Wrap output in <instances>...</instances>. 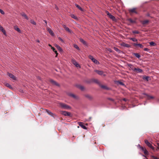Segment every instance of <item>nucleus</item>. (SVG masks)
<instances>
[{"label": "nucleus", "mask_w": 159, "mask_h": 159, "mask_svg": "<svg viewBox=\"0 0 159 159\" xmlns=\"http://www.w3.org/2000/svg\"><path fill=\"white\" fill-rule=\"evenodd\" d=\"M123 100L124 101H125V102L127 100V99H126V98H124L123 99Z\"/></svg>", "instance_id": "nucleus-59"}, {"label": "nucleus", "mask_w": 159, "mask_h": 159, "mask_svg": "<svg viewBox=\"0 0 159 159\" xmlns=\"http://www.w3.org/2000/svg\"><path fill=\"white\" fill-rule=\"evenodd\" d=\"M58 39L61 42H62V43H64V41H63V39H62L60 38V37H59L58 38Z\"/></svg>", "instance_id": "nucleus-49"}, {"label": "nucleus", "mask_w": 159, "mask_h": 159, "mask_svg": "<svg viewBox=\"0 0 159 159\" xmlns=\"http://www.w3.org/2000/svg\"><path fill=\"white\" fill-rule=\"evenodd\" d=\"M117 82L118 83H119V84H120V85H123V86L125 85V84L122 82L119 81H118Z\"/></svg>", "instance_id": "nucleus-41"}, {"label": "nucleus", "mask_w": 159, "mask_h": 159, "mask_svg": "<svg viewBox=\"0 0 159 159\" xmlns=\"http://www.w3.org/2000/svg\"><path fill=\"white\" fill-rule=\"evenodd\" d=\"M74 47L75 48H76L78 50H80V48L76 44H74Z\"/></svg>", "instance_id": "nucleus-40"}, {"label": "nucleus", "mask_w": 159, "mask_h": 159, "mask_svg": "<svg viewBox=\"0 0 159 159\" xmlns=\"http://www.w3.org/2000/svg\"><path fill=\"white\" fill-rule=\"evenodd\" d=\"M100 86L102 89H106L107 90H109L110 89V88L108 87L107 86L102 85L101 84Z\"/></svg>", "instance_id": "nucleus-11"}, {"label": "nucleus", "mask_w": 159, "mask_h": 159, "mask_svg": "<svg viewBox=\"0 0 159 159\" xmlns=\"http://www.w3.org/2000/svg\"><path fill=\"white\" fill-rule=\"evenodd\" d=\"M7 74L13 80H16V77L14 75H13L11 73L8 72Z\"/></svg>", "instance_id": "nucleus-4"}, {"label": "nucleus", "mask_w": 159, "mask_h": 159, "mask_svg": "<svg viewBox=\"0 0 159 159\" xmlns=\"http://www.w3.org/2000/svg\"><path fill=\"white\" fill-rule=\"evenodd\" d=\"M130 39L133 42H137V39L135 38H131Z\"/></svg>", "instance_id": "nucleus-38"}, {"label": "nucleus", "mask_w": 159, "mask_h": 159, "mask_svg": "<svg viewBox=\"0 0 159 159\" xmlns=\"http://www.w3.org/2000/svg\"><path fill=\"white\" fill-rule=\"evenodd\" d=\"M77 87L79 89H80L82 91H83L84 89V87L83 86H82L80 85H78L77 86Z\"/></svg>", "instance_id": "nucleus-18"}, {"label": "nucleus", "mask_w": 159, "mask_h": 159, "mask_svg": "<svg viewBox=\"0 0 159 159\" xmlns=\"http://www.w3.org/2000/svg\"><path fill=\"white\" fill-rule=\"evenodd\" d=\"M52 50L53 51H54L56 54L57 55V51L55 50V49L54 48L52 47Z\"/></svg>", "instance_id": "nucleus-37"}, {"label": "nucleus", "mask_w": 159, "mask_h": 159, "mask_svg": "<svg viewBox=\"0 0 159 159\" xmlns=\"http://www.w3.org/2000/svg\"><path fill=\"white\" fill-rule=\"evenodd\" d=\"M114 49L117 52H118L120 53V51L118 48H116V47H114Z\"/></svg>", "instance_id": "nucleus-32"}, {"label": "nucleus", "mask_w": 159, "mask_h": 159, "mask_svg": "<svg viewBox=\"0 0 159 159\" xmlns=\"http://www.w3.org/2000/svg\"><path fill=\"white\" fill-rule=\"evenodd\" d=\"M94 71L100 75H103V71L98 70H95Z\"/></svg>", "instance_id": "nucleus-17"}, {"label": "nucleus", "mask_w": 159, "mask_h": 159, "mask_svg": "<svg viewBox=\"0 0 159 159\" xmlns=\"http://www.w3.org/2000/svg\"><path fill=\"white\" fill-rule=\"evenodd\" d=\"M43 21L46 24V25H45V26H47V21L46 20H44Z\"/></svg>", "instance_id": "nucleus-52"}, {"label": "nucleus", "mask_w": 159, "mask_h": 159, "mask_svg": "<svg viewBox=\"0 0 159 159\" xmlns=\"http://www.w3.org/2000/svg\"><path fill=\"white\" fill-rule=\"evenodd\" d=\"M46 111L47 112L49 115L52 116V115L53 114L51 112L49 111L47 109L46 110Z\"/></svg>", "instance_id": "nucleus-27"}, {"label": "nucleus", "mask_w": 159, "mask_h": 159, "mask_svg": "<svg viewBox=\"0 0 159 159\" xmlns=\"http://www.w3.org/2000/svg\"><path fill=\"white\" fill-rule=\"evenodd\" d=\"M5 85L7 87H8L10 89H12V88L11 87V86L8 83H6Z\"/></svg>", "instance_id": "nucleus-25"}, {"label": "nucleus", "mask_w": 159, "mask_h": 159, "mask_svg": "<svg viewBox=\"0 0 159 159\" xmlns=\"http://www.w3.org/2000/svg\"><path fill=\"white\" fill-rule=\"evenodd\" d=\"M59 105L62 108L64 109L68 110L71 108V107L70 106L65 103H59Z\"/></svg>", "instance_id": "nucleus-1"}, {"label": "nucleus", "mask_w": 159, "mask_h": 159, "mask_svg": "<svg viewBox=\"0 0 159 159\" xmlns=\"http://www.w3.org/2000/svg\"><path fill=\"white\" fill-rule=\"evenodd\" d=\"M133 54L136 57L138 58L139 59L141 57V56L139 53H133Z\"/></svg>", "instance_id": "nucleus-22"}, {"label": "nucleus", "mask_w": 159, "mask_h": 159, "mask_svg": "<svg viewBox=\"0 0 159 159\" xmlns=\"http://www.w3.org/2000/svg\"><path fill=\"white\" fill-rule=\"evenodd\" d=\"M148 98H149L148 99H153L154 98V97L153 96H150V95H149Z\"/></svg>", "instance_id": "nucleus-50"}, {"label": "nucleus", "mask_w": 159, "mask_h": 159, "mask_svg": "<svg viewBox=\"0 0 159 159\" xmlns=\"http://www.w3.org/2000/svg\"><path fill=\"white\" fill-rule=\"evenodd\" d=\"M128 20L131 23H134L135 22V21L132 20L131 19H129Z\"/></svg>", "instance_id": "nucleus-35"}, {"label": "nucleus", "mask_w": 159, "mask_h": 159, "mask_svg": "<svg viewBox=\"0 0 159 159\" xmlns=\"http://www.w3.org/2000/svg\"><path fill=\"white\" fill-rule=\"evenodd\" d=\"M57 49L60 51L61 52L62 51V49L60 47V46H59L58 45H57Z\"/></svg>", "instance_id": "nucleus-34"}, {"label": "nucleus", "mask_w": 159, "mask_h": 159, "mask_svg": "<svg viewBox=\"0 0 159 159\" xmlns=\"http://www.w3.org/2000/svg\"><path fill=\"white\" fill-rule=\"evenodd\" d=\"M65 30L70 33H71L72 32V31L68 27H67Z\"/></svg>", "instance_id": "nucleus-28"}, {"label": "nucleus", "mask_w": 159, "mask_h": 159, "mask_svg": "<svg viewBox=\"0 0 159 159\" xmlns=\"http://www.w3.org/2000/svg\"><path fill=\"white\" fill-rule=\"evenodd\" d=\"M108 99L109 100H110L111 101H114V99H112V98H108Z\"/></svg>", "instance_id": "nucleus-47"}, {"label": "nucleus", "mask_w": 159, "mask_h": 159, "mask_svg": "<svg viewBox=\"0 0 159 159\" xmlns=\"http://www.w3.org/2000/svg\"><path fill=\"white\" fill-rule=\"evenodd\" d=\"M145 143L147 145L153 150H154V148L151 144L148 142V140H145Z\"/></svg>", "instance_id": "nucleus-2"}, {"label": "nucleus", "mask_w": 159, "mask_h": 159, "mask_svg": "<svg viewBox=\"0 0 159 159\" xmlns=\"http://www.w3.org/2000/svg\"><path fill=\"white\" fill-rule=\"evenodd\" d=\"M14 28L16 30L19 32H21V30L17 26H14Z\"/></svg>", "instance_id": "nucleus-20"}, {"label": "nucleus", "mask_w": 159, "mask_h": 159, "mask_svg": "<svg viewBox=\"0 0 159 159\" xmlns=\"http://www.w3.org/2000/svg\"><path fill=\"white\" fill-rule=\"evenodd\" d=\"M144 50L146 51H148L149 49L148 48H144Z\"/></svg>", "instance_id": "nucleus-48"}, {"label": "nucleus", "mask_w": 159, "mask_h": 159, "mask_svg": "<svg viewBox=\"0 0 159 159\" xmlns=\"http://www.w3.org/2000/svg\"><path fill=\"white\" fill-rule=\"evenodd\" d=\"M93 81L95 83H96L98 84L99 86L101 85L100 83L98 81V80L97 79H94L93 80Z\"/></svg>", "instance_id": "nucleus-23"}, {"label": "nucleus", "mask_w": 159, "mask_h": 159, "mask_svg": "<svg viewBox=\"0 0 159 159\" xmlns=\"http://www.w3.org/2000/svg\"><path fill=\"white\" fill-rule=\"evenodd\" d=\"M21 15L22 16L24 17L26 19L28 20V17L26 15V14H25V13H23L22 14H21Z\"/></svg>", "instance_id": "nucleus-26"}, {"label": "nucleus", "mask_w": 159, "mask_h": 159, "mask_svg": "<svg viewBox=\"0 0 159 159\" xmlns=\"http://www.w3.org/2000/svg\"><path fill=\"white\" fill-rule=\"evenodd\" d=\"M133 45L134 46H138L140 48H143V46L140 43H134L133 44Z\"/></svg>", "instance_id": "nucleus-13"}, {"label": "nucleus", "mask_w": 159, "mask_h": 159, "mask_svg": "<svg viewBox=\"0 0 159 159\" xmlns=\"http://www.w3.org/2000/svg\"><path fill=\"white\" fill-rule=\"evenodd\" d=\"M149 44L152 46H154L155 45V43L153 42H151L149 43Z\"/></svg>", "instance_id": "nucleus-36"}, {"label": "nucleus", "mask_w": 159, "mask_h": 159, "mask_svg": "<svg viewBox=\"0 0 159 159\" xmlns=\"http://www.w3.org/2000/svg\"><path fill=\"white\" fill-rule=\"evenodd\" d=\"M71 16L72 18H73L75 20L78 19L77 17L74 14H71Z\"/></svg>", "instance_id": "nucleus-30"}, {"label": "nucleus", "mask_w": 159, "mask_h": 159, "mask_svg": "<svg viewBox=\"0 0 159 159\" xmlns=\"http://www.w3.org/2000/svg\"><path fill=\"white\" fill-rule=\"evenodd\" d=\"M63 27H64V28L65 29L67 27L66 26V25L64 24L62 25Z\"/></svg>", "instance_id": "nucleus-51"}, {"label": "nucleus", "mask_w": 159, "mask_h": 159, "mask_svg": "<svg viewBox=\"0 0 159 159\" xmlns=\"http://www.w3.org/2000/svg\"><path fill=\"white\" fill-rule=\"evenodd\" d=\"M78 9L80 10L81 11H83V9L81 7H80L78 8Z\"/></svg>", "instance_id": "nucleus-54"}, {"label": "nucleus", "mask_w": 159, "mask_h": 159, "mask_svg": "<svg viewBox=\"0 0 159 159\" xmlns=\"http://www.w3.org/2000/svg\"><path fill=\"white\" fill-rule=\"evenodd\" d=\"M106 13L108 16L111 14L107 11H106Z\"/></svg>", "instance_id": "nucleus-45"}, {"label": "nucleus", "mask_w": 159, "mask_h": 159, "mask_svg": "<svg viewBox=\"0 0 159 159\" xmlns=\"http://www.w3.org/2000/svg\"><path fill=\"white\" fill-rule=\"evenodd\" d=\"M47 30L48 31V32L49 33L52 35V36H54V33H53V31L51 29L48 27L47 28Z\"/></svg>", "instance_id": "nucleus-8"}, {"label": "nucleus", "mask_w": 159, "mask_h": 159, "mask_svg": "<svg viewBox=\"0 0 159 159\" xmlns=\"http://www.w3.org/2000/svg\"><path fill=\"white\" fill-rule=\"evenodd\" d=\"M75 5L78 8L80 7V6L78 5V4H75Z\"/></svg>", "instance_id": "nucleus-56"}, {"label": "nucleus", "mask_w": 159, "mask_h": 159, "mask_svg": "<svg viewBox=\"0 0 159 159\" xmlns=\"http://www.w3.org/2000/svg\"><path fill=\"white\" fill-rule=\"evenodd\" d=\"M36 41L37 42H38V43H39V40H38V39H37L36 40Z\"/></svg>", "instance_id": "nucleus-60"}, {"label": "nucleus", "mask_w": 159, "mask_h": 159, "mask_svg": "<svg viewBox=\"0 0 159 159\" xmlns=\"http://www.w3.org/2000/svg\"><path fill=\"white\" fill-rule=\"evenodd\" d=\"M61 114L65 116H70L71 114L69 112H68L65 111H61Z\"/></svg>", "instance_id": "nucleus-3"}, {"label": "nucleus", "mask_w": 159, "mask_h": 159, "mask_svg": "<svg viewBox=\"0 0 159 159\" xmlns=\"http://www.w3.org/2000/svg\"><path fill=\"white\" fill-rule=\"evenodd\" d=\"M78 9L80 10L81 11H83V9L81 7H80L78 8Z\"/></svg>", "instance_id": "nucleus-53"}, {"label": "nucleus", "mask_w": 159, "mask_h": 159, "mask_svg": "<svg viewBox=\"0 0 159 159\" xmlns=\"http://www.w3.org/2000/svg\"><path fill=\"white\" fill-rule=\"evenodd\" d=\"M149 20H145L142 21V24L143 25H145L147 23H148Z\"/></svg>", "instance_id": "nucleus-31"}, {"label": "nucleus", "mask_w": 159, "mask_h": 159, "mask_svg": "<svg viewBox=\"0 0 159 159\" xmlns=\"http://www.w3.org/2000/svg\"><path fill=\"white\" fill-rule=\"evenodd\" d=\"M147 16H150V15L149 13H148L147 15Z\"/></svg>", "instance_id": "nucleus-61"}, {"label": "nucleus", "mask_w": 159, "mask_h": 159, "mask_svg": "<svg viewBox=\"0 0 159 159\" xmlns=\"http://www.w3.org/2000/svg\"><path fill=\"white\" fill-rule=\"evenodd\" d=\"M73 63L76 67H80V65L78 64L77 62L75 61H73Z\"/></svg>", "instance_id": "nucleus-19"}, {"label": "nucleus", "mask_w": 159, "mask_h": 159, "mask_svg": "<svg viewBox=\"0 0 159 159\" xmlns=\"http://www.w3.org/2000/svg\"><path fill=\"white\" fill-rule=\"evenodd\" d=\"M140 148L144 152V153L145 154H148V152L145 148H143L142 147H140Z\"/></svg>", "instance_id": "nucleus-10"}, {"label": "nucleus", "mask_w": 159, "mask_h": 159, "mask_svg": "<svg viewBox=\"0 0 159 159\" xmlns=\"http://www.w3.org/2000/svg\"><path fill=\"white\" fill-rule=\"evenodd\" d=\"M134 71H136L137 73H141L143 72V70L142 69L140 68H134Z\"/></svg>", "instance_id": "nucleus-9"}, {"label": "nucleus", "mask_w": 159, "mask_h": 159, "mask_svg": "<svg viewBox=\"0 0 159 159\" xmlns=\"http://www.w3.org/2000/svg\"><path fill=\"white\" fill-rule=\"evenodd\" d=\"M69 95L71 97H73V98H74L75 99H77L78 98V97L76 96L74 94H72V93H70V94H69Z\"/></svg>", "instance_id": "nucleus-21"}, {"label": "nucleus", "mask_w": 159, "mask_h": 159, "mask_svg": "<svg viewBox=\"0 0 159 159\" xmlns=\"http://www.w3.org/2000/svg\"><path fill=\"white\" fill-rule=\"evenodd\" d=\"M92 61L95 64H97L99 63V62L95 58H94Z\"/></svg>", "instance_id": "nucleus-33"}, {"label": "nucleus", "mask_w": 159, "mask_h": 159, "mask_svg": "<svg viewBox=\"0 0 159 159\" xmlns=\"http://www.w3.org/2000/svg\"><path fill=\"white\" fill-rule=\"evenodd\" d=\"M143 156L144 157H145L146 158V159H148V158H147L144 155H143Z\"/></svg>", "instance_id": "nucleus-62"}, {"label": "nucleus", "mask_w": 159, "mask_h": 159, "mask_svg": "<svg viewBox=\"0 0 159 159\" xmlns=\"http://www.w3.org/2000/svg\"><path fill=\"white\" fill-rule=\"evenodd\" d=\"M80 41L85 46H87V44L86 42L81 38L80 39Z\"/></svg>", "instance_id": "nucleus-12"}, {"label": "nucleus", "mask_w": 159, "mask_h": 159, "mask_svg": "<svg viewBox=\"0 0 159 159\" xmlns=\"http://www.w3.org/2000/svg\"><path fill=\"white\" fill-rule=\"evenodd\" d=\"M0 30L5 35H6V31L3 27L0 25Z\"/></svg>", "instance_id": "nucleus-15"}, {"label": "nucleus", "mask_w": 159, "mask_h": 159, "mask_svg": "<svg viewBox=\"0 0 159 159\" xmlns=\"http://www.w3.org/2000/svg\"><path fill=\"white\" fill-rule=\"evenodd\" d=\"M108 16L111 19H112L113 20H115L116 19L115 17L111 14Z\"/></svg>", "instance_id": "nucleus-24"}, {"label": "nucleus", "mask_w": 159, "mask_h": 159, "mask_svg": "<svg viewBox=\"0 0 159 159\" xmlns=\"http://www.w3.org/2000/svg\"><path fill=\"white\" fill-rule=\"evenodd\" d=\"M50 82L52 84H53L56 85L57 86L59 87L60 85L57 83L56 81L52 80H50Z\"/></svg>", "instance_id": "nucleus-5"}, {"label": "nucleus", "mask_w": 159, "mask_h": 159, "mask_svg": "<svg viewBox=\"0 0 159 159\" xmlns=\"http://www.w3.org/2000/svg\"><path fill=\"white\" fill-rule=\"evenodd\" d=\"M151 157L152 158H154V159H159V158H157V157H155L154 156H151Z\"/></svg>", "instance_id": "nucleus-46"}, {"label": "nucleus", "mask_w": 159, "mask_h": 159, "mask_svg": "<svg viewBox=\"0 0 159 159\" xmlns=\"http://www.w3.org/2000/svg\"><path fill=\"white\" fill-rule=\"evenodd\" d=\"M157 145H158V147H159V143L157 144Z\"/></svg>", "instance_id": "nucleus-64"}, {"label": "nucleus", "mask_w": 159, "mask_h": 159, "mask_svg": "<svg viewBox=\"0 0 159 159\" xmlns=\"http://www.w3.org/2000/svg\"><path fill=\"white\" fill-rule=\"evenodd\" d=\"M128 66L130 68H131L134 71V66L132 65L131 64H129L128 65Z\"/></svg>", "instance_id": "nucleus-29"}, {"label": "nucleus", "mask_w": 159, "mask_h": 159, "mask_svg": "<svg viewBox=\"0 0 159 159\" xmlns=\"http://www.w3.org/2000/svg\"><path fill=\"white\" fill-rule=\"evenodd\" d=\"M0 12L2 15H4L5 14L4 11L1 9H0Z\"/></svg>", "instance_id": "nucleus-44"}, {"label": "nucleus", "mask_w": 159, "mask_h": 159, "mask_svg": "<svg viewBox=\"0 0 159 159\" xmlns=\"http://www.w3.org/2000/svg\"><path fill=\"white\" fill-rule=\"evenodd\" d=\"M120 45L122 46L127 47L128 48H129L130 47V46L129 44L127 43H121L120 44Z\"/></svg>", "instance_id": "nucleus-7"}, {"label": "nucleus", "mask_w": 159, "mask_h": 159, "mask_svg": "<svg viewBox=\"0 0 159 159\" xmlns=\"http://www.w3.org/2000/svg\"><path fill=\"white\" fill-rule=\"evenodd\" d=\"M84 96L90 100H91L93 98L92 96L89 94H85Z\"/></svg>", "instance_id": "nucleus-14"}, {"label": "nucleus", "mask_w": 159, "mask_h": 159, "mask_svg": "<svg viewBox=\"0 0 159 159\" xmlns=\"http://www.w3.org/2000/svg\"><path fill=\"white\" fill-rule=\"evenodd\" d=\"M143 94L146 96L148 97L149 96V95H148V94H147V93H143Z\"/></svg>", "instance_id": "nucleus-55"}, {"label": "nucleus", "mask_w": 159, "mask_h": 159, "mask_svg": "<svg viewBox=\"0 0 159 159\" xmlns=\"http://www.w3.org/2000/svg\"><path fill=\"white\" fill-rule=\"evenodd\" d=\"M136 9V8H134L132 9H130L129 10V12L134 13L136 14H137V12L135 11Z\"/></svg>", "instance_id": "nucleus-16"}, {"label": "nucleus", "mask_w": 159, "mask_h": 159, "mask_svg": "<svg viewBox=\"0 0 159 159\" xmlns=\"http://www.w3.org/2000/svg\"><path fill=\"white\" fill-rule=\"evenodd\" d=\"M30 22L31 24H32L34 25H36V23L34 21V20H31Z\"/></svg>", "instance_id": "nucleus-39"}, {"label": "nucleus", "mask_w": 159, "mask_h": 159, "mask_svg": "<svg viewBox=\"0 0 159 159\" xmlns=\"http://www.w3.org/2000/svg\"><path fill=\"white\" fill-rule=\"evenodd\" d=\"M133 34H138L139 33V32L137 30H134L133 31Z\"/></svg>", "instance_id": "nucleus-42"}, {"label": "nucleus", "mask_w": 159, "mask_h": 159, "mask_svg": "<svg viewBox=\"0 0 159 159\" xmlns=\"http://www.w3.org/2000/svg\"><path fill=\"white\" fill-rule=\"evenodd\" d=\"M148 78H149V77L148 76H146L145 77V79H146V80H147V81H148Z\"/></svg>", "instance_id": "nucleus-57"}, {"label": "nucleus", "mask_w": 159, "mask_h": 159, "mask_svg": "<svg viewBox=\"0 0 159 159\" xmlns=\"http://www.w3.org/2000/svg\"><path fill=\"white\" fill-rule=\"evenodd\" d=\"M89 58L90 59H91L92 61L94 59L93 57L91 55H89Z\"/></svg>", "instance_id": "nucleus-43"}, {"label": "nucleus", "mask_w": 159, "mask_h": 159, "mask_svg": "<svg viewBox=\"0 0 159 159\" xmlns=\"http://www.w3.org/2000/svg\"><path fill=\"white\" fill-rule=\"evenodd\" d=\"M55 9L56 10H58V7H57L56 6H55Z\"/></svg>", "instance_id": "nucleus-58"}, {"label": "nucleus", "mask_w": 159, "mask_h": 159, "mask_svg": "<svg viewBox=\"0 0 159 159\" xmlns=\"http://www.w3.org/2000/svg\"><path fill=\"white\" fill-rule=\"evenodd\" d=\"M109 51L110 52H111V49H109Z\"/></svg>", "instance_id": "nucleus-63"}, {"label": "nucleus", "mask_w": 159, "mask_h": 159, "mask_svg": "<svg viewBox=\"0 0 159 159\" xmlns=\"http://www.w3.org/2000/svg\"><path fill=\"white\" fill-rule=\"evenodd\" d=\"M78 124L82 128L84 129H86L87 128L83 125V123L81 122H79L78 123Z\"/></svg>", "instance_id": "nucleus-6"}]
</instances>
